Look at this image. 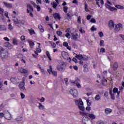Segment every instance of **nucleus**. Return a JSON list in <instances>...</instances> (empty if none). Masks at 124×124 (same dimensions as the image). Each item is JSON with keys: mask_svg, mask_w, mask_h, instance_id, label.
Listing matches in <instances>:
<instances>
[{"mask_svg": "<svg viewBox=\"0 0 124 124\" xmlns=\"http://www.w3.org/2000/svg\"><path fill=\"white\" fill-rule=\"evenodd\" d=\"M100 46H104V41L101 40L100 41Z\"/></svg>", "mask_w": 124, "mask_h": 124, "instance_id": "nucleus-51", "label": "nucleus"}, {"mask_svg": "<svg viewBox=\"0 0 124 124\" xmlns=\"http://www.w3.org/2000/svg\"><path fill=\"white\" fill-rule=\"evenodd\" d=\"M30 3H31V4H32L33 6L36 7V4L33 2V1H31Z\"/></svg>", "mask_w": 124, "mask_h": 124, "instance_id": "nucleus-61", "label": "nucleus"}, {"mask_svg": "<svg viewBox=\"0 0 124 124\" xmlns=\"http://www.w3.org/2000/svg\"><path fill=\"white\" fill-rule=\"evenodd\" d=\"M47 72L49 74H52L54 76H57V71L52 70V66H49V69H47Z\"/></svg>", "mask_w": 124, "mask_h": 124, "instance_id": "nucleus-13", "label": "nucleus"}, {"mask_svg": "<svg viewBox=\"0 0 124 124\" xmlns=\"http://www.w3.org/2000/svg\"><path fill=\"white\" fill-rule=\"evenodd\" d=\"M7 31V28L5 25H0V31Z\"/></svg>", "mask_w": 124, "mask_h": 124, "instance_id": "nucleus-21", "label": "nucleus"}, {"mask_svg": "<svg viewBox=\"0 0 124 124\" xmlns=\"http://www.w3.org/2000/svg\"><path fill=\"white\" fill-rule=\"evenodd\" d=\"M100 52H101V53H105V52H106L105 48H101L100 49Z\"/></svg>", "mask_w": 124, "mask_h": 124, "instance_id": "nucleus-55", "label": "nucleus"}, {"mask_svg": "<svg viewBox=\"0 0 124 124\" xmlns=\"http://www.w3.org/2000/svg\"><path fill=\"white\" fill-rule=\"evenodd\" d=\"M66 65L64 62H62L60 65L57 66V69L60 70V71H62Z\"/></svg>", "mask_w": 124, "mask_h": 124, "instance_id": "nucleus-8", "label": "nucleus"}, {"mask_svg": "<svg viewBox=\"0 0 124 124\" xmlns=\"http://www.w3.org/2000/svg\"><path fill=\"white\" fill-rule=\"evenodd\" d=\"M94 99L96 101H99L101 99V96L99 94H97L95 96Z\"/></svg>", "mask_w": 124, "mask_h": 124, "instance_id": "nucleus-31", "label": "nucleus"}, {"mask_svg": "<svg viewBox=\"0 0 124 124\" xmlns=\"http://www.w3.org/2000/svg\"><path fill=\"white\" fill-rule=\"evenodd\" d=\"M109 94L110 95V98L112 99V100H115V93H112L111 91H109Z\"/></svg>", "mask_w": 124, "mask_h": 124, "instance_id": "nucleus-28", "label": "nucleus"}, {"mask_svg": "<svg viewBox=\"0 0 124 124\" xmlns=\"http://www.w3.org/2000/svg\"><path fill=\"white\" fill-rule=\"evenodd\" d=\"M23 119V118L22 117H18L16 119V121H17L18 122H20V121H22Z\"/></svg>", "mask_w": 124, "mask_h": 124, "instance_id": "nucleus-49", "label": "nucleus"}, {"mask_svg": "<svg viewBox=\"0 0 124 124\" xmlns=\"http://www.w3.org/2000/svg\"><path fill=\"white\" fill-rule=\"evenodd\" d=\"M19 89L21 91H26V88L25 87V82L22 81L19 84Z\"/></svg>", "mask_w": 124, "mask_h": 124, "instance_id": "nucleus-14", "label": "nucleus"}, {"mask_svg": "<svg viewBox=\"0 0 124 124\" xmlns=\"http://www.w3.org/2000/svg\"><path fill=\"white\" fill-rule=\"evenodd\" d=\"M21 98V99H24L25 97H26V95L23 93H20Z\"/></svg>", "mask_w": 124, "mask_h": 124, "instance_id": "nucleus-46", "label": "nucleus"}, {"mask_svg": "<svg viewBox=\"0 0 124 124\" xmlns=\"http://www.w3.org/2000/svg\"><path fill=\"white\" fill-rule=\"evenodd\" d=\"M27 13L29 14V16L31 17V18L33 17V14H32L33 12V7L30 3L27 4Z\"/></svg>", "mask_w": 124, "mask_h": 124, "instance_id": "nucleus-2", "label": "nucleus"}, {"mask_svg": "<svg viewBox=\"0 0 124 124\" xmlns=\"http://www.w3.org/2000/svg\"><path fill=\"white\" fill-rule=\"evenodd\" d=\"M5 112H4V113L2 112H0V118H2L3 117H4L5 116Z\"/></svg>", "mask_w": 124, "mask_h": 124, "instance_id": "nucleus-52", "label": "nucleus"}, {"mask_svg": "<svg viewBox=\"0 0 124 124\" xmlns=\"http://www.w3.org/2000/svg\"><path fill=\"white\" fill-rule=\"evenodd\" d=\"M19 15V13L16 12V11H13V14L12 15H12H14V16L16 17V16H17V15Z\"/></svg>", "mask_w": 124, "mask_h": 124, "instance_id": "nucleus-39", "label": "nucleus"}, {"mask_svg": "<svg viewBox=\"0 0 124 124\" xmlns=\"http://www.w3.org/2000/svg\"><path fill=\"white\" fill-rule=\"evenodd\" d=\"M113 93L115 94L117 93V95H118V96L119 95H120V94L121 93V92L118 91V88H114L113 89Z\"/></svg>", "mask_w": 124, "mask_h": 124, "instance_id": "nucleus-25", "label": "nucleus"}, {"mask_svg": "<svg viewBox=\"0 0 124 124\" xmlns=\"http://www.w3.org/2000/svg\"><path fill=\"white\" fill-rule=\"evenodd\" d=\"M106 7H107V8H108V9H109V10H110V11H114V10H117V9L114 7H111L110 5H106Z\"/></svg>", "mask_w": 124, "mask_h": 124, "instance_id": "nucleus-24", "label": "nucleus"}, {"mask_svg": "<svg viewBox=\"0 0 124 124\" xmlns=\"http://www.w3.org/2000/svg\"><path fill=\"white\" fill-rule=\"evenodd\" d=\"M78 24H81V16H79L78 17Z\"/></svg>", "mask_w": 124, "mask_h": 124, "instance_id": "nucleus-50", "label": "nucleus"}, {"mask_svg": "<svg viewBox=\"0 0 124 124\" xmlns=\"http://www.w3.org/2000/svg\"><path fill=\"white\" fill-rule=\"evenodd\" d=\"M5 118L7 120H11L12 116H11V114L9 113L8 111H6L5 113Z\"/></svg>", "mask_w": 124, "mask_h": 124, "instance_id": "nucleus-16", "label": "nucleus"}, {"mask_svg": "<svg viewBox=\"0 0 124 124\" xmlns=\"http://www.w3.org/2000/svg\"><path fill=\"white\" fill-rule=\"evenodd\" d=\"M118 62H114L112 65V68H113V70H116V69H117L118 68Z\"/></svg>", "mask_w": 124, "mask_h": 124, "instance_id": "nucleus-29", "label": "nucleus"}, {"mask_svg": "<svg viewBox=\"0 0 124 124\" xmlns=\"http://www.w3.org/2000/svg\"><path fill=\"white\" fill-rule=\"evenodd\" d=\"M98 35L100 37L102 38L104 36V34L103 33V32L100 31L98 32Z\"/></svg>", "mask_w": 124, "mask_h": 124, "instance_id": "nucleus-40", "label": "nucleus"}, {"mask_svg": "<svg viewBox=\"0 0 124 124\" xmlns=\"http://www.w3.org/2000/svg\"><path fill=\"white\" fill-rule=\"evenodd\" d=\"M0 56L2 61H5L8 59V52L4 48H2L1 50H0Z\"/></svg>", "mask_w": 124, "mask_h": 124, "instance_id": "nucleus-1", "label": "nucleus"}, {"mask_svg": "<svg viewBox=\"0 0 124 124\" xmlns=\"http://www.w3.org/2000/svg\"><path fill=\"white\" fill-rule=\"evenodd\" d=\"M113 110L109 108H106L105 109V114H106V115H109V114H111V112Z\"/></svg>", "mask_w": 124, "mask_h": 124, "instance_id": "nucleus-22", "label": "nucleus"}, {"mask_svg": "<svg viewBox=\"0 0 124 124\" xmlns=\"http://www.w3.org/2000/svg\"><path fill=\"white\" fill-rule=\"evenodd\" d=\"M84 9L86 12H89L90 11V9H89V7H88V4L86 2L84 3Z\"/></svg>", "mask_w": 124, "mask_h": 124, "instance_id": "nucleus-30", "label": "nucleus"}, {"mask_svg": "<svg viewBox=\"0 0 124 124\" xmlns=\"http://www.w3.org/2000/svg\"><path fill=\"white\" fill-rule=\"evenodd\" d=\"M39 29L40 30V31H41V32H44V29L41 25L39 26Z\"/></svg>", "mask_w": 124, "mask_h": 124, "instance_id": "nucleus-42", "label": "nucleus"}, {"mask_svg": "<svg viewBox=\"0 0 124 124\" xmlns=\"http://www.w3.org/2000/svg\"><path fill=\"white\" fill-rule=\"evenodd\" d=\"M104 96H105L106 97H107V96H108V95H109V93H108V92H106L104 93Z\"/></svg>", "mask_w": 124, "mask_h": 124, "instance_id": "nucleus-60", "label": "nucleus"}, {"mask_svg": "<svg viewBox=\"0 0 124 124\" xmlns=\"http://www.w3.org/2000/svg\"><path fill=\"white\" fill-rule=\"evenodd\" d=\"M57 35H58L59 36H61V35H62V31H57L56 32Z\"/></svg>", "mask_w": 124, "mask_h": 124, "instance_id": "nucleus-43", "label": "nucleus"}, {"mask_svg": "<svg viewBox=\"0 0 124 124\" xmlns=\"http://www.w3.org/2000/svg\"><path fill=\"white\" fill-rule=\"evenodd\" d=\"M4 40H5V41H10V40L9 39V38H8L7 37H5L3 38Z\"/></svg>", "mask_w": 124, "mask_h": 124, "instance_id": "nucleus-59", "label": "nucleus"}, {"mask_svg": "<svg viewBox=\"0 0 124 124\" xmlns=\"http://www.w3.org/2000/svg\"><path fill=\"white\" fill-rule=\"evenodd\" d=\"M4 13V9L0 7V14L1 15H3V13Z\"/></svg>", "mask_w": 124, "mask_h": 124, "instance_id": "nucleus-41", "label": "nucleus"}, {"mask_svg": "<svg viewBox=\"0 0 124 124\" xmlns=\"http://www.w3.org/2000/svg\"><path fill=\"white\" fill-rule=\"evenodd\" d=\"M91 23H96V21H95V19L94 18H92L91 20Z\"/></svg>", "mask_w": 124, "mask_h": 124, "instance_id": "nucleus-62", "label": "nucleus"}, {"mask_svg": "<svg viewBox=\"0 0 124 124\" xmlns=\"http://www.w3.org/2000/svg\"><path fill=\"white\" fill-rule=\"evenodd\" d=\"M41 48H40V47H39V46H38V47H37L36 48V52L37 53H41Z\"/></svg>", "mask_w": 124, "mask_h": 124, "instance_id": "nucleus-37", "label": "nucleus"}, {"mask_svg": "<svg viewBox=\"0 0 124 124\" xmlns=\"http://www.w3.org/2000/svg\"><path fill=\"white\" fill-rule=\"evenodd\" d=\"M53 17L54 18V19H55V20H57V19H58V20H61V16H60V14L59 13H55L53 14Z\"/></svg>", "mask_w": 124, "mask_h": 124, "instance_id": "nucleus-19", "label": "nucleus"}, {"mask_svg": "<svg viewBox=\"0 0 124 124\" xmlns=\"http://www.w3.org/2000/svg\"><path fill=\"white\" fill-rule=\"evenodd\" d=\"M4 46L5 47H8V48H11V47H12V45L9 42H5L4 44Z\"/></svg>", "mask_w": 124, "mask_h": 124, "instance_id": "nucleus-26", "label": "nucleus"}, {"mask_svg": "<svg viewBox=\"0 0 124 124\" xmlns=\"http://www.w3.org/2000/svg\"><path fill=\"white\" fill-rule=\"evenodd\" d=\"M38 108L39 110H45V106L41 103H38Z\"/></svg>", "mask_w": 124, "mask_h": 124, "instance_id": "nucleus-20", "label": "nucleus"}, {"mask_svg": "<svg viewBox=\"0 0 124 124\" xmlns=\"http://www.w3.org/2000/svg\"><path fill=\"white\" fill-rule=\"evenodd\" d=\"M38 100H39L40 102H44L45 101V98L44 97H42L41 99L38 98Z\"/></svg>", "mask_w": 124, "mask_h": 124, "instance_id": "nucleus-45", "label": "nucleus"}, {"mask_svg": "<svg viewBox=\"0 0 124 124\" xmlns=\"http://www.w3.org/2000/svg\"><path fill=\"white\" fill-rule=\"evenodd\" d=\"M36 3H37V4H41L42 1L41 0H36Z\"/></svg>", "mask_w": 124, "mask_h": 124, "instance_id": "nucleus-56", "label": "nucleus"}, {"mask_svg": "<svg viewBox=\"0 0 124 124\" xmlns=\"http://www.w3.org/2000/svg\"><path fill=\"white\" fill-rule=\"evenodd\" d=\"M69 93L70 94H71V95L75 98H76V97H78V94L77 89L72 88L69 90Z\"/></svg>", "mask_w": 124, "mask_h": 124, "instance_id": "nucleus-4", "label": "nucleus"}, {"mask_svg": "<svg viewBox=\"0 0 124 124\" xmlns=\"http://www.w3.org/2000/svg\"><path fill=\"white\" fill-rule=\"evenodd\" d=\"M8 29L9 30V31H13V29H14V27H13V26H12V25L11 24H9L8 25Z\"/></svg>", "mask_w": 124, "mask_h": 124, "instance_id": "nucleus-32", "label": "nucleus"}, {"mask_svg": "<svg viewBox=\"0 0 124 124\" xmlns=\"http://www.w3.org/2000/svg\"><path fill=\"white\" fill-rule=\"evenodd\" d=\"M63 46H64L65 47H67L68 46V43L66 42H64L63 43Z\"/></svg>", "mask_w": 124, "mask_h": 124, "instance_id": "nucleus-54", "label": "nucleus"}, {"mask_svg": "<svg viewBox=\"0 0 124 124\" xmlns=\"http://www.w3.org/2000/svg\"><path fill=\"white\" fill-rule=\"evenodd\" d=\"M44 2H45V3H50V0H43Z\"/></svg>", "mask_w": 124, "mask_h": 124, "instance_id": "nucleus-64", "label": "nucleus"}, {"mask_svg": "<svg viewBox=\"0 0 124 124\" xmlns=\"http://www.w3.org/2000/svg\"><path fill=\"white\" fill-rule=\"evenodd\" d=\"M71 38L73 40H78V33H71Z\"/></svg>", "mask_w": 124, "mask_h": 124, "instance_id": "nucleus-18", "label": "nucleus"}, {"mask_svg": "<svg viewBox=\"0 0 124 124\" xmlns=\"http://www.w3.org/2000/svg\"><path fill=\"white\" fill-rule=\"evenodd\" d=\"M12 20L14 22V24H15L16 26H18V25H20V24H21V25H24L25 24V21H24L23 20H20L19 21V20H18V18H17V17H16V16H14V15H13L12 16Z\"/></svg>", "mask_w": 124, "mask_h": 124, "instance_id": "nucleus-3", "label": "nucleus"}, {"mask_svg": "<svg viewBox=\"0 0 124 124\" xmlns=\"http://www.w3.org/2000/svg\"><path fill=\"white\" fill-rule=\"evenodd\" d=\"M29 31L30 32V34L31 35L32 34H35V32L34 31V30L31 29L29 30Z\"/></svg>", "mask_w": 124, "mask_h": 124, "instance_id": "nucleus-36", "label": "nucleus"}, {"mask_svg": "<svg viewBox=\"0 0 124 124\" xmlns=\"http://www.w3.org/2000/svg\"><path fill=\"white\" fill-rule=\"evenodd\" d=\"M56 2H53L51 3V5H52V7L54 8V9H56L57 10V7L59 5V0H55Z\"/></svg>", "mask_w": 124, "mask_h": 124, "instance_id": "nucleus-17", "label": "nucleus"}, {"mask_svg": "<svg viewBox=\"0 0 124 124\" xmlns=\"http://www.w3.org/2000/svg\"><path fill=\"white\" fill-rule=\"evenodd\" d=\"M11 82L14 84L15 85H17V84H19L20 82V79L18 78L12 77L10 79Z\"/></svg>", "mask_w": 124, "mask_h": 124, "instance_id": "nucleus-7", "label": "nucleus"}, {"mask_svg": "<svg viewBox=\"0 0 124 124\" xmlns=\"http://www.w3.org/2000/svg\"><path fill=\"white\" fill-rule=\"evenodd\" d=\"M28 43H29L31 48H33V46H34V43L32 42L31 40H28Z\"/></svg>", "mask_w": 124, "mask_h": 124, "instance_id": "nucleus-27", "label": "nucleus"}, {"mask_svg": "<svg viewBox=\"0 0 124 124\" xmlns=\"http://www.w3.org/2000/svg\"><path fill=\"white\" fill-rule=\"evenodd\" d=\"M36 8H37V11L39 12L40 10H41V7H40V6L36 5Z\"/></svg>", "mask_w": 124, "mask_h": 124, "instance_id": "nucleus-48", "label": "nucleus"}, {"mask_svg": "<svg viewBox=\"0 0 124 124\" xmlns=\"http://www.w3.org/2000/svg\"><path fill=\"white\" fill-rule=\"evenodd\" d=\"M75 101L76 105H78V107L81 106V105H84V103L83 101H82V99L79 98V99H75L74 100Z\"/></svg>", "mask_w": 124, "mask_h": 124, "instance_id": "nucleus-11", "label": "nucleus"}, {"mask_svg": "<svg viewBox=\"0 0 124 124\" xmlns=\"http://www.w3.org/2000/svg\"><path fill=\"white\" fill-rule=\"evenodd\" d=\"M96 30V28H94V26H93L91 28V31H94Z\"/></svg>", "mask_w": 124, "mask_h": 124, "instance_id": "nucleus-63", "label": "nucleus"}, {"mask_svg": "<svg viewBox=\"0 0 124 124\" xmlns=\"http://www.w3.org/2000/svg\"><path fill=\"white\" fill-rule=\"evenodd\" d=\"M3 4H4V7H6V8H9V9L13 8V5L11 3H8L7 2L4 1Z\"/></svg>", "mask_w": 124, "mask_h": 124, "instance_id": "nucleus-12", "label": "nucleus"}, {"mask_svg": "<svg viewBox=\"0 0 124 124\" xmlns=\"http://www.w3.org/2000/svg\"><path fill=\"white\" fill-rule=\"evenodd\" d=\"M4 15L5 17H6V18L9 19V16H8V13L7 12H5Z\"/></svg>", "mask_w": 124, "mask_h": 124, "instance_id": "nucleus-58", "label": "nucleus"}, {"mask_svg": "<svg viewBox=\"0 0 124 124\" xmlns=\"http://www.w3.org/2000/svg\"><path fill=\"white\" fill-rule=\"evenodd\" d=\"M86 110H87V111H91L92 110V108L90 106H88L86 107Z\"/></svg>", "mask_w": 124, "mask_h": 124, "instance_id": "nucleus-53", "label": "nucleus"}, {"mask_svg": "<svg viewBox=\"0 0 124 124\" xmlns=\"http://www.w3.org/2000/svg\"><path fill=\"white\" fill-rule=\"evenodd\" d=\"M62 58H64L65 60H67L68 62H71V58L69 57V55H68V54L67 52L63 51L62 53Z\"/></svg>", "mask_w": 124, "mask_h": 124, "instance_id": "nucleus-6", "label": "nucleus"}, {"mask_svg": "<svg viewBox=\"0 0 124 124\" xmlns=\"http://www.w3.org/2000/svg\"><path fill=\"white\" fill-rule=\"evenodd\" d=\"M108 26L109 28H114L115 27V23L113 20H110L108 22Z\"/></svg>", "mask_w": 124, "mask_h": 124, "instance_id": "nucleus-23", "label": "nucleus"}, {"mask_svg": "<svg viewBox=\"0 0 124 124\" xmlns=\"http://www.w3.org/2000/svg\"><path fill=\"white\" fill-rule=\"evenodd\" d=\"M76 58L78 59V60H83V61H87L88 60V56L86 55H82L81 54L78 55L76 56Z\"/></svg>", "mask_w": 124, "mask_h": 124, "instance_id": "nucleus-9", "label": "nucleus"}, {"mask_svg": "<svg viewBox=\"0 0 124 124\" xmlns=\"http://www.w3.org/2000/svg\"><path fill=\"white\" fill-rule=\"evenodd\" d=\"M46 56L49 59V61H52V59H51V56H50V52L49 51H47L46 52Z\"/></svg>", "mask_w": 124, "mask_h": 124, "instance_id": "nucleus-33", "label": "nucleus"}, {"mask_svg": "<svg viewBox=\"0 0 124 124\" xmlns=\"http://www.w3.org/2000/svg\"><path fill=\"white\" fill-rule=\"evenodd\" d=\"M115 7L116 8H118V9H124V7L123 6H121L120 5H115Z\"/></svg>", "mask_w": 124, "mask_h": 124, "instance_id": "nucleus-35", "label": "nucleus"}, {"mask_svg": "<svg viewBox=\"0 0 124 124\" xmlns=\"http://www.w3.org/2000/svg\"><path fill=\"white\" fill-rule=\"evenodd\" d=\"M78 108L79 110H81V111H85V108L84 107V105L78 106Z\"/></svg>", "mask_w": 124, "mask_h": 124, "instance_id": "nucleus-38", "label": "nucleus"}, {"mask_svg": "<svg viewBox=\"0 0 124 124\" xmlns=\"http://www.w3.org/2000/svg\"><path fill=\"white\" fill-rule=\"evenodd\" d=\"M71 83L72 84H75L78 89H81V88H82V86L81 85V80H80L79 78H77L75 81H71Z\"/></svg>", "mask_w": 124, "mask_h": 124, "instance_id": "nucleus-5", "label": "nucleus"}, {"mask_svg": "<svg viewBox=\"0 0 124 124\" xmlns=\"http://www.w3.org/2000/svg\"><path fill=\"white\" fill-rule=\"evenodd\" d=\"M67 9H68V7L67 6H64L63 7V11L65 12V13H67Z\"/></svg>", "mask_w": 124, "mask_h": 124, "instance_id": "nucleus-47", "label": "nucleus"}, {"mask_svg": "<svg viewBox=\"0 0 124 124\" xmlns=\"http://www.w3.org/2000/svg\"><path fill=\"white\" fill-rule=\"evenodd\" d=\"M18 71L21 73H23V74H28L29 73V71L27 69H24L23 68H19Z\"/></svg>", "mask_w": 124, "mask_h": 124, "instance_id": "nucleus-15", "label": "nucleus"}, {"mask_svg": "<svg viewBox=\"0 0 124 124\" xmlns=\"http://www.w3.org/2000/svg\"><path fill=\"white\" fill-rule=\"evenodd\" d=\"M97 124H104V122L103 121H99L97 122Z\"/></svg>", "mask_w": 124, "mask_h": 124, "instance_id": "nucleus-57", "label": "nucleus"}, {"mask_svg": "<svg viewBox=\"0 0 124 124\" xmlns=\"http://www.w3.org/2000/svg\"><path fill=\"white\" fill-rule=\"evenodd\" d=\"M13 44L14 45H17L18 44V41L16 38H14L13 40Z\"/></svg>", "mask_w": 124, "mask_h": 124, "instance_id": "nucleus-34", "label": "nucleus"}, {"mask_svg": "<svg viewBox=\"0 0 124 124\" xmlns=\"http://www.w3.org/2000/svg\"><path fill=\"white\" fill-rule=\"evenodd\" d=\"M123 29V25L121 23L115 25V28L114 29L115 32H118L120 31V30Z\"/></svg>", "mask_w": 124, "mask_h": 124, "instance_id": "nucleus-10", "label": "nucleus"}, {"mask_svg": "<svg viewBox=\"0 0 124 124\" xmlns=\"http://www.w3.org/2000/svg\"><path fill=\"white\" fill-rule=\"evenodd\" d=\"M65 36L68 39H69L70 38V37H71V36L70 35V33H69L68 32L66 33Z\"/></svg>", "mask_w": 124, "mask_h": 124, "instance_id": "nucleus-44", "label": "nucleus"}]
</instances>
